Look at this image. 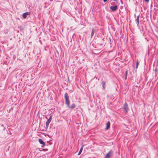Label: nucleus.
Listing matches in <instances>:
<instances>
[{"label": "nucleus", "mask_w": 158, "mask_h": 158, "mask_svg": "<svg viewBox=\"0 0 158 158\" xmlns=\"http://www.w3.org/2000/svg\"><path fill=\"white\" fill-rule=\"evenodd\" d=\"M82 149H83L82 148H81L80 149V150L79 151V152L78 153V155H80L81 154V152H82Z\"/></svg>", "instance_id": "nucleus-13"}, {"label": "nucleus", "mask_w": 158, "mask_h": 158, "mask_svg": "<svg viewBox=\"0 0 158 158\" xmlns=\"http://www.w3.org/2000/svg\"><path fill=\"white\" fill-rule=\"evenodd\" d=\"M51 121H50L49 120H48L47 121V122H46V127H45V128L46 129H47L48 127V126H49V125Z\"/></svg>", "instance_id": "nucleus-6"}, {"label": "nucleus", "mask_w": 158, "mask_h": 158, "mask_svg": "<svg viewBox=\"0 0 158 158\" xmlns=\"http://www.w3.org/2000/svg\"><path fill=\"white\" fill-rule=\"evenodd\" d=\"M39 142L40 144L43 145V146H42V147L45 146V143L42 139H39Z\"/></svg>", "instance_id": "nucleus-8"}, {"label": "nucleus", "mask_w": 158, "mask_h": 158, "mask_svg": "<svg viewBox=\"0 0 158 158\" xmlns=\"http://www.w3.org/2000/svg\"><path fill=\"white\" fill-rule=\"evenodd\" d=\"M106 127L105 128L106 130H108L110 127V123L109 121L108 122L106 123Z\"/></svg>", "instance_id": "nucleus-5"}, {"label": "nucleus", "mask_w": 158, "mask_h": 158, "mask_svg": "<svg viewBox=\"0 0 158 158\" xmlns=\"http://www.w3.org/2000/svg\"><path fill=\"white\" fill-rule=\"evenodd\" d=\"M127 71H126L125 72V80L127 79Z\"/></svg>", "instance_id": "nucleus-14"}, {"label": "nucleus", "mask_w": 158, "mask_h": 158, "mask_svg": "<svg viewBox=\"0 0 158 158\" xmlns=\"http://www.w3.org/2000/svg\"><path fill=\"white\" fill-rule=\"evenodd\" d=\"M124 109L125 110L126 112H127L128 110L129 109L128 107V105L127 103L125 102L124 105Z\"/></svg>", "instance_id": "nucleus-4"}, {"label": "nucleus", "mask_w": 158, "mask_h": 158, "mask_svg": "<svg viewBox=\"0 0 158 158\" xmlns=\"http://www.w3.org/2000/svg\"><path fill=\"white\" fill-rule=\"evenodd\" d=\"M113 153L112 150L110 151L105 156L104 158H110Z\"/></svg>", "instance_id": "nucleus-2"}, {"label": "nucleus", "mask_w": 158, "mask_h": 158, "mask_svg": "<svg viewBox=\"0 0 158 158\" xmlns=\"http://www.w3.org/2000/svg\"><path fill=\"white\" fill-rule=\"evenodd\" d=\"M71 109H73L75 108V104L74 103L71 106H68Z\"/></svg>", "instance_id": "nucleus-9"}, {"label": "nucleus", "mask_w": 158, "mask_h": 158, "mask_svg": "<svg viewBox=\"0 0 158 158\" xmlns=\"http://www.w3.org/2000/svg\"><path fill=\"white\" fill-rule=\"evenodd\" d=\"M64 97L65 99L66 104L68 106H69L70 101L69 99V96L67 93H65Z\"/></svg>", "instance_id": "nucleus-1"}, {"label": "nucleus", "mask_w": 158, "mask_h": 158, "mask_svg": "<svg viewBox=\"0 0 158 158\" xmlns=\"http://www.w3.org/2000/svg\"><path fill=\"white\" fill-rule=\"evenodd\" d=\"M94 29H92L91 34V37L93 36V35H94Z\"/></svg>", "instance_id": "nucleus-12"}, {"label": "nucleus", "mask_w": 158, "mask_h": 158, "mask_svg": "<svg viewBox=\"0 0 158 158\" xmlns=\"http://www.w3.org/2000/svg\"><path fill=\"white\" fill-rule=\"evenodd\" d=\"M111 4L112 6L113 5H115V3L114 2H112L111 3Z\"/></svg>", "instance_id": "nucleus-17"}, {"label": "nucleus", "mask_w": 158, "mask_h": 158, "mask_svg": "<svg viewBox=\"0 0 158 158\" xmlns=\"http://www.w3.org/2000/svg\"><path fill=\"white\" fill-rule=\"evenodd\" d=\"M139 64V63L138 62V60H137L136 61V68L137 69L138 68Z\"/></svg>", "instance_id": "nucleus-15"}, {"label": "nucleus", "mask_w": 158, "mask_h": 158, "mask_svg": "<svg viewBox=\"0 0 158 158\" xmlns=\"http://www.w3.org/2000/svg\"><path fill=\"white\" fill-rule=\"evenodd\" d=\"M145 1L147 2H148L149 1V0H144Z\"/></svg>", "instance_id": "nucleus-18"}, {"label": "nucleus", "mask_w": 158, "mask_h": 158, "mask_svg": "<svg viewBox=\"0 0 158 158\" xmlns=\"http://www.w3.org/2000/svg\"><path fill=\"white\" fill-rule=\"evenodd\" d=\"M105 84H106L105 81H102V85L103 89H105Z\"/></svg>", "instance_id": "nucleus-11"}, {"label": "nucleus", "mask_w": 158, "mask_h": 158, "mask_svg": "<svg viewBox=\"0 0 158 158\" xmlns=\"http://www.w3.org/2000/svg\"><path fill=\"white\" fill-rule=\"evenodd\" d=\"M139 16H138L137 18L135 20V21L137 23V25L138 26H139Z\"/></svg>", "instance_id": "nucleus-10"}, {"label": "nucleus", "mask_w": 158, "mask_h": 158, "mask_svg": "<svg viewBox=\"0 0 158 158\" xmlns=\"http://www.w3.org/2000/svg\"><path fill=\"white\" fill-rule=\"evenodd\" d=\"M30 14L29 12H26L25 13H24L23 14V17L24 18H26L27 15H29Z\"/></svg>", "instance_id": "nucleus-7"}, {"label": "nucleus", "mask_w": 158, "mask_h": 158, "mask_svg": "<svg viewBox=\"0 0 158 158\" xmlns=\"http://www.w3.org/2000/svg\"><path fill=\"white\" fill-rule=\"evenodd\" d=\"M107 0H103V2H106Z\"/></svg>", "instance_id": "nucleus-19"}, {"label": "nucleus", "mask_w": 158, "mask_h": 158, "mask_svg": "<svg viewBox=\"0 0 158 158\" xmlns=\"http://www.w3.org/2000/svg\"><path fill=\"white\" fill-rule=\"evenodd\" d=\"M52 115H51L50 116L49 118V119L48 120L50 121H51L52 120Z\"/></svg>", "instance_id": "nucleus-16"}, {"label": "nucleus", "mask_w": 158, "mask_h": 158, "mask_svg": "<svg viewBox=\"0 0 158 158\" xmlns=\"http://www.w3.org/2000/svg\"><path fill=\"white\" fill-rule=\"evenodd\" d=\"M110 10L113 11H115L118 9V7L116 5L114 6H112L110 7Z\"/></svg>", "instance_id": "nucleus-3"}]
</instances>
